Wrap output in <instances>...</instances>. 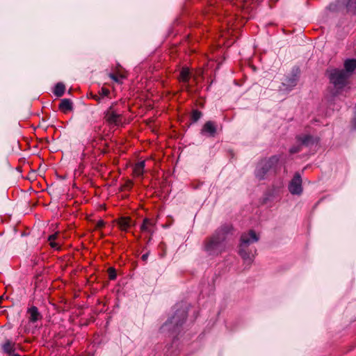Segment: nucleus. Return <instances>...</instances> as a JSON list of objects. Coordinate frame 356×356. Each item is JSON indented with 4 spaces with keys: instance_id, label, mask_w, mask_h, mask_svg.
I'll use <instances>...</instances> for the list:
<instances>
[{
    "instance_id": "nucleus-34",
    "label": "nucleus",
    "mask_w": 356,
    "mask_h": 356,
    "mask_svg": "<svg viewBox=\"0 0 356 356\" xmlns=\"http://www.w3.org/2000/svg\"><path fill=\"white\" fill-rule=\"evenodd\" d=\"M95 94H93L92 92H90V97L93 99V96H94Z\"/></svg>"
},
{
    "instance_id": "nucleus-11",
    "label": "nucleus",
    "mask_w": 356,
    "mask_h": 356,
    "mask_svg": "<svg viewBox=\"0 0 356 356\" xmlns=\"http://www.w3.org/2000/svg\"><path fill=\"white\" fill-rule=\"evenodd\" d=\"M296 138L301 146L309 147L318 143L317 138H314L310 134L300 135Z\"/></svg>"
},
{
    "instance_id": "nucleus-16",
    "label": "nucleus",
    "mask_w": 356,
    "mask_h": 356,
    "mask_svg": "<svg viewBox=\"0 0 356 356\" xmlns=\"http://www.w3.org/2000/svg\"><path fill=\"white\" fill-rule=\"evenodd\" d=\"M27 314L29 315V319L31 323H35L38 320L42 318V315L38 311V309L35 306H32L27 310Z\"/></svg>"
},
{
    "instance_id": "nucleus-2",
    "label": "nucleus",
    "mask_w": 356,
    "mask_h": 356,
    "mask_svg": "<svg viewBox=\"0 0 356 356\" xmlns=\"http://www.w3.org/2000/svg\"><path fill=\"white\" fill-rule=\"evenodd\" d=\"M280 157L273 155L268 158L261 159L257 164L254 176L259 180H264L270 175H276L279 170Z\"/></svg>"
},
{
    "instance_id": "nucleus-4",
    "label": "nucleus",
    "mask_w": 356,
    "mask_h": 356,
    "mask_svg": "<svg viewBox=\"0 0 356 356\" xmlns=\"http://www.w3.org/2000/svg\"><path fill=\"white\" fill-rule=\"evenodd\" d=\"M177 309L175 314L161 326L163 331H168L172 333H177L183 324L185 323L187 316L188 311L185 307L177 305Z\"/></svg>"
},
{
    "instance_id": "nucleus-26",
    "label": "nucleus",
    "mask_w": 356,
    "mask_h": 356,
    "mask_svg": "<svg viewBox=\"0 0 356 356\" xmlns=\"http://www.w3.org/2000/svg\"><path fill=\"white\" fill-rule=\"evenodd\" d=\"M49 245L52 248L58 250L60 248V245L58 243H56L55 241L49 242Z\"/></svg>"
},
{
    "instance_id": "nucleus-6",
    "label": "nucleus",
    "mask_w": 356,
    "mask_h": 356,
    "mask_svg": "<svg viewBox=\"0 0 356 356\" xmlns=\"http://www.w3.org/2000/svg\"><path fill=\"white\" fill-rule=\"evenodd\" d=\"M327 9L331 12H341L343 14L355 15L356 14V0H337L331 3Z\"/></svg>"
},
{
    "instance_id": "nucleus-29",
    "label": "nucleus",
    "mask_w": 356,
    "mask_h": 356,
    "mask_svg": "<svg viewBox=\"0 0 356 356\" xmlns=\"http://www.w3.org/2000/svg\"><path fill=\"white\" fill-rule=\"evenodd\" d=\"M93 99L95 100L98 104L103 103L98 93L94 95Z\"/></svg>"
},
{
    "instance_id": "nucleus-15",
    "label": "nucleus",
    "mask_w": 356,
    "mask_h": 356,
    "mask_svg": "<svg viewBox=\"0 0 356 356\" xmlns=\"http://www.w3.org/2000/svg\"><path fill=\"white\" fill-rule=\"evenodd\" d=\"M191 76V74L189 69L186 67H182L179 72V76L178 77V79L180 82H182L187 85L186 86L187 90L188 89V87H189L188 83H189Z\"/></svg>"
},
{
    "instance_id": "nucleus-5",
    "label": "nucleus",
    "mask_w": 356,
    "mask_h": 356,
    "mask_svg": "<svg viewBox=\"0 0 356 356\" xmlns=\"http://www.w3.org/2000/svg\"><path fill=\"white\" fill-rule=\"evenodd\" d=\"M326 74L329 79L330 83L334 88L339 90H342L350 83V79L343 70L339 68L327 69Z\"/></svg>"
},
{
    "instance_id": "nucleus-13",
    "label": "nucleus",
    "mask_w": 356,
    "mask_h": 356,
    "mask_svg": "<svg viewBox=\"0 0 356 356\" xmlns=\"http://www.w3.org/2000/svg\"><path fill=\"white\" fill-rule=\"evenodd\" d=\"M344 69L343 72H345L349 77H351L354 71L356 70V59L355 58H348L344 61Z\"/></svg>"
},
{
    "instance_id": "nucleus-30",
    "label": "nucleus",
    "mask_w": 356,
    "mask_h": 356,
    "mask_svg": "<svg viewBox=\"0 0 356 356\" xmlns=\"http://www.w3.org/2000/svg\"><path fill=\"white\" fill-rule=\"evenodd\" d=\"M104 224L103 220H99L96 224V228H102L104 226Z\"/></svg>"
},
{
    "instance_id": "nucleus-25",
    "label": "nucleus",
    "mask_w": 356,
    "mask_h": 356,
    "mask_svg": "<svg viewBox=\"0 0 356 356\" xmlns=\"http://www.w3.org/2000/svg\"><path fill=\"white\" fill-rule=\"evenodd\" d=\"M301 149H302V146L299 144L298 145L293 146L292 147H291L289 149V152L293 154L300 152L301 151Z\"/></svg>"
},
{
    "instance_id": "nucleus-22",
    "label": "nucleus",
    "mask_w": 356,
    "mask_h": 356,
    "mask_svg": "<svg viewBox=\"0 0 356 356\" xmlns=\"http://www.w3.org/2000/svg\"><path fill=\"white\" fill-rule=\"evenodd\" d=\"M202 116V113L197 109L193 110L191 113V122H197Z\"/></svg>"
},
{
    "instance_id": "nucleus-21",
    "label": "nucleus",
    "mask_w": 356,
    "mask_h": 356,
    "mask_svg": "<svg viewBox=\"0 0 356 356\" xmlns=\"http://www.w3.org/2000/svg\"><path fill=\"white\" fill-rule=\"evenodd\" d=\"M98 94L102 102H105L106 99H111V91L109 89L102 87L99 91Z\"/></svg>"
},
{
    "instance_id": "nucleus-1",
    "label": "nucleus",
    "mask_w": 356,
    "mask_h": 356,
    "mask_svg": "<svg viewBox=\"0 0 356 356\" xmlns=\"http://www.w3.org/2000/svg\"><path fill=\"white\" fill-rule=\"evenodd\" d=\"M234 228L230 223L222 225L210 236L206 237L202 243V250L209 257H217L225 252L226 240L233 235Z\"/></svg>"
},
{
    "instance_id": "nucleus-24",
    "label": "nucleus",
    "mask_w": 356,
    "mask_h": 356,
    "mask_svg": "<svg viewBox=\"0 0 356 356\" xmlns=\"http://www.w3.org/2000/svg\"><path fill=\"white\" fill-rule=\"evenodd\" d=\"M108 277L111 280H114L116 279L117 273L116 270L113 267H110L108 269Z\"/></svg>"
},
{
    "instance_id": "nucleus-7",
    "label": "nucleus",
    "mask_w": 356,
    "mask_h": 356,
    "mask_svg": "<svg viewBox=\"0 0 356 356\" xmlns=\"http://www.w3.org/2000/svg\"><path fill=\"white\" fill-rule=\"evenodd\" d=\"M300 76V70L298 67H293L289 74L282 79L280 90L284 92L292 90L298 84Z\"/></svg>"
},
{
    "instance_id": "nucleus-9",
    "label": "nucleus",
    "mask_w": 356,
    "mask_h": 356,
    "mask_svg": "<svg viewBox=\"0 0 356 356\" xmlns=\"http://www.w3.org/2000/svg\"><path fill=\"white\" fill-rule=\"evenodd\" d=\"M289 191L293 195H300L302 192V178L299 172H296L289 184Z\"/></svg>"
},
{
    "instance_id": "nucleus-31",
    "label": "nucleus",
    "mask_w": 356,
    "mask_h": 356,
    "mask_svg": "<svg viewBox=\"0 0 356 356\" xmlns=\"http://www.w3.org/2000/svg\"><path fill=\"white\" fill-rule=\"evenodd\" d=\"M132 185H133V183H132L131 181H128L124 184V186L123 187H124V188H125V189H126V188L129 189V188H131Z\"/></svg>"
},
{
    "instance_id": "nucleus-14",
    "label": "nucleus",
    "mask_w": 356,
    "mask_h": 356,
    "mask_svg": "<svg viewBox=\"0 0 356 356\" xmlns=\"http://www.w3.org/2000/svg\"><path fill=\"white\" fill-rule=\"evenodd\" d=\"M2 352L5 354L10 355L15 353L16 350L15 348V343L12 341L10 339H6L1 345Z\"/></svg>"
},
{
    "instance_id": "nucleus-23",
    "label": "nucleus",
    "mask_w": 356,
    "mask_h": 356,
    "mask_svg": "<svg viewBox=\"0 0 356 356\" xmlns=\"http://www.w3.org/2000/svg\"><path fill=\"white\" fill-rule=\"evenodd\" d=\"M109 77L115 82L118 83H121L122 79H124L126 76L122 74L111 73L109 74Z\"/></svg>"
},
{
    "instance_id": "nucleus-33",
    "label": "nucleus",
    "mask_w": 356,
    "mask_h": 356,
    "mask_svg": "<svg viewBox=\"0 0 356 356\" xmlns=\"http://www.w3.org/2000/svg\"><path fill=\"white\" fill-rule=\"evenodd\" d=\"M10 356H20V355L17 353H13V354L10 355Z\"/></svg>"
},
{
    "instance_id": "nucleus-27",
    "label": "nucleus",
    "mask_w": 356,
    "mask_h": 356,
    "mask_svg": "<svg viewBox=\"0 0 356 356\" xmlns=\"http://www.w3.org/2000/svg\"><path fill=\"white\" fill-rule=\"evenodd\" d=\"M57 236H58V234H51L50 235L49 237H48V241L49 242H51V241H55V240L57 238Z\"/></svg>"
},
{
    "instance_id": "nucleus-20",
    "label": "nucleus",
    "mask_w": 356,
    "mask_h": 356,
    "mask_svg": "<svg viewBox=\"0 0 356 356\" xmlns=\"http://www.w3.org/2000/svg\"><path fill=\"white\" fill-rule=\"evenodd\" d=\"M65 91V86L63 83H58L54 87V94L58 97H62Z\"/></svg>"
},
{
    "instance_id": "nucleus-8",
    "label": "nucleus",
    "mask_w": 356,
    "mask_h": 356,
    "mask_svg": "<svg viewBox=\"0 0 356 356\" xmlns=\"http://www.w3.org/2000/svg\"><path fill=\"white\" fill-rule=\"evenodd\" d=\"M117 102H113L108 108L104 112V118L110 124L120 125L122 123V115L118 113L115 108Z\"/></svg>"
},
{
    "instance_id": "nucleus-17",
    "label": "nucleus",
    "mask_w": 356,
    "mask_h": 356,
    "mask_svg": "<svg viewBox=\"0 0 356 356\" xmlns=\"http://www.w3.org/2000/svg\"><path fill=\"white\" fill-rule=\"evenodd\" d=\"M58 108L64 113H67L73 109L72 102L70 99H63L58 106Z\"/></svg>"
},
{
    "instance_id": "nucleus-3",
    "label": "nucleus",
    "mask_w": 356,
    "mask_h": 356,
    "mask_svg": "<svg viewBox=\"0 0 356 356\" xmlns=\"http://www.w3.org/2000/svg\"><path fill=\"white\" fill-rule=\"evenodd\" d=\"M259 239V236L252 229L249 230L247 233H243L241 236L238 254L248 264H250L254 257L248 247L251 243L257 242Z\"/></svg>"
},
{
    "instance_id": "nucleus-12",
    "label": "nucleus",
    "mask_w": 356,
    "mask_h": 356,
    "mask_svg": "<svg viewBox=\"0 0 356 356\" xmlns=\"http://www.w3.org/2000/svg\"><path fill=\"white\" fill-rule=\"evenodd\" d=\"M119 228L122 231L127 232L131 226L134 225V221L130 217L122 216L117 220Z\"/></svg>"
},
{
    "instance_id": "nucleus-10",
    "label": "nucleus",
    "mask_w": 356,
    "mask_h": 356,
    "mask_svg": "<svg viewBox=\"0 0 356 356\" xmlns=\"http://www.w3.org/2000/svg\"><path fill=\"white\" fill-rule=\"evenodd\" d=\"M217 132V126L213 121H207L201 129V134L210 137H214Z\"/></svg>"
},
{
    "instance_id": "nucleus-28",
    "label": "nucleus",
    "mask_w": 356,
    "mask_h": 356,
    "mask_svg": "<svg viewBox=\"0 0 356 356\" xmlns=\"http://www.w3.org/2000/svg\"><path fill=\"white\" fill-rule=\"evenodd\" d=\"M104 145V148L101 150V152L103 154H107L108 152V143H105Z\"/></svg>"
},
{
    "instance_id": "nucleus-18",
    "label": "nucleus",
    "mask_w": 356,
    "mask_h": 356,
    "mask_svg": "<svg viewBox=\"0 0 356 356\" xmlns=\"http://www.w3.org/2000/svg\"><path fill=\"white\" fill-rule=\"evenodd\" d=\"M154 225L155 224L152 220L146 218L143 220V222L140 227V229L142 232H147L148 233L152 234L154 232L152 228L154 226Z\"/></svg>"
},
{
    "instance_id": "nucleus-19",
    "label": "nucleus",
    "mask_w": 356,
    "mask_h": 356,
    "mask_svg": "<svg viewBox=\"0 0 356 356\" xmlns=\"http://www.w3.org/2000/svg\"><path fill=\"white\" fill-rule=\"evenodd\" d=\"M145 166V161H141L137 163L134 168V172L137 176H142L144 172V168Z\"/></svg>"
},
{
    "instance_id": "nucleus-32",
    "label": "nucleus",
    "mask_w": 356,
    "mask_h": 356,
    "mask_svg": "<svg viewBox=\"0 0 356 356\" xmlns=\"http://www.w3.org/2000/svg\"><path fill=\"white\" fill-rule=\"evenodd\" d=\"M148 255H149L148 253H145V254H143L141 257V259L144 261H146L148 258Z\"/></svg>"
}]
</instances>
